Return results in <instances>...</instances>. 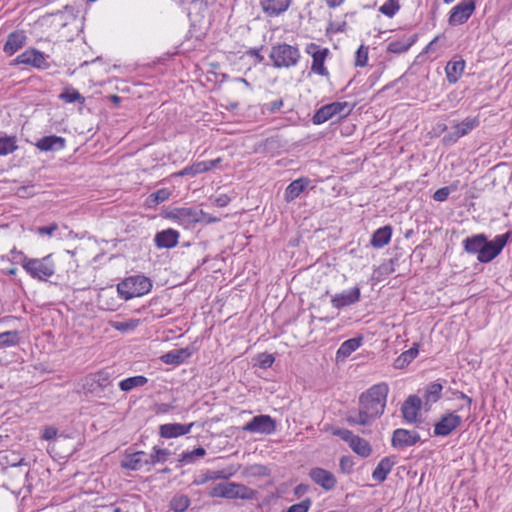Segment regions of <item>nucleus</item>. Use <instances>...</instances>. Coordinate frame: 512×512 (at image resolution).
I'll list each match as a JSON object with an SVG mask.
<instances>
[{"instance_id": "obj_62", "label": "nucleus", "mask_w": 512, "mask_h": 512, "mask_svg": "<svg viewBox=\"0 0 512 512\" xmlns=\"http://www.w3.org/2000/svg\"><path fill=\"white\" fill-rule=\"evenodd\" d=\"M57 435V430L54 427H46L43 431L42 438L51 440Z\"/></svg>"}, {"instance_id": "obj_39", "label": "nucleus", "mask_w": 512, "mask_h": 512, "mask_svg": "<svg viewBox=\"0 0 512 512\" xmlns=\"http://www.w3.org/2000/svg\"><path fill=\"white\" fill-rule=\"evenodd\" d=\"M20 343V333L10 330L0 333V348L17 346Z\"/></svg>"}, {"instance_id": "obj_26", "label": "nucleus", "mask_w": 512, "mask_h": 512, "mask_svg": "<svg viewBox=\"0 0 512 512\" xmlns=\"http://www.w3.org/2000/svg\"><path fill=\"white\" fill-rule=\"evenodd\" d=\"M66 140L63 137L50 135L39 139L36 143V147L40 151H58L65 147Z\"/></svg>"}, {"instance_id": "obj_49", "label": "nucleus", "mask_w": 512, "mask_h": 512, "mask_svg": "<svg viewBox=\"0 0 512 512\" xmlns=\"http://www.w3.org/2000/svg\"><path fill=\"white\" fill-rule=\"evenodd\" d=\"M83 389L88 393H99L100 386L97 385L94 374H90L84 380Z\"/></svg>"}, {"instance_id": "obj_43", "label": "nucleus", "mask_w": 512, "mask_h": 512, "mask_svg": "<svg viewBox=\"0 0 512 512\" xmlns=\"http://www.w3.org/2000/svg\"><path fill=\"white\" fill-rule=\"evenodd\" d=\"M171 196V192L167 188H162L157 190L156 192L150 194L146 199V204L148 207H155L158 204L166 201Z\"/></svg>"}, {"instance_id": "obj_19", "label": "nucleus", "mask_w": 512, "mask_h": 512, "mask_svg": "<svg viewBox=\"0 0 512 512\" xmlns=\"http://www.w3.org/2000/svg\"><path fill=\"white\" fill-rule=\"evenodd\" d=\"M194 423L187 425L180 423H167L159 427V435L162 438L171 439L182 435H186L191 431Z\"/></svg>"}, {"instance_id": "obj_13", "label": "nucleus", "mask_w": 512, "mask_h": 512, "mask_svg": "<svg viewBox=\"0 0 512 512\" xmlns=\"http://www.w3.org/2000/svg\"><path fill=\"white\" fill-rule=\"evenodd\" d=\"M475 10V0H462L452 8L448 22L451 26L464 24Z\"/></svg>"}, {"instance_id": "obj_64", "label": "nucleus", "mask_w": 512, "mask_h": 512, "mask_svg": "<svg viewBox=\"0 0 512 512\" xmlns=\"http://www.w3.org/2000/svg\"><path fill=\"white\" fill-rule=\"evenodd\" d=\"M345 0H325L326 5L331 8H337L344 3Z\"/></svg>"}, {"instance_id": "obj_46", "label": "nucleus", "mask_w": 512, "mask_h": 512, "mask_svg": "<svg viewBox=\"0 0 512 512\" xmlns=\"http://www.w3.org/2000/svg\"><path fill=\"white\" fill-rule=\"evenodd\" d=\"M206 454V450L203 447H197L192 451L184 452L181 455V461L186 463H192L197 457H203Z\"/></svg>"}, {"instance_id": "obj_59", "label": "nucleus", "mask_w": 512, "mask_h": 512, "mask_svg": "<svg viewBox=\"0 0 512 512\" xmlns=\"http://www.w3.org/2000/svg\"><path fill=\"white\" fill-rule=\"evenodd\" d=\"M282 106H283L282 99H278V100H275V101L265 104L266 110L269 111L270 113H275L276 111L280 110Z\"/></svg>"}, {"instance_id": "obj_1", "label": "nucleus", "mask_w": 512, "mask_h": 512, "mask_svg": "<svg viewBox=\"0 0 512 512\" xmlns=\"http://www.w3.org/2000/svg\"><path fill=\"white\" fill-rule=\"evenodd\" d=\"M389 387L386 383L375 384L359 397V409L348 412L350 425L367 426L380 417L385 409Z\"/></svg>"}, {"instance_id": "obj_16", "label": "nucleus", "mask_w": 512, "mask_h": 512, "mask_svg": "<svg viewBox=\"0 0 512 512\" xmlns=\"http://www.w3.org/2000/svg\"><path fill=\"white\" fill-rule=\"evenodd\" d=\"M420 441V435L413 430L398 428L393 432L391 444L394 448L413 446Z\"/></svg>"}, {"instance_id": "obj_27", "label": "nucleus", "mask_w": 512, "mask_h": 512, "mask_svg": "<svg viewBox=\"0 0 512 512\" xmlns=\"http://www.w3.org/2000/svg\"><path fill=\"white\" fill-rule=\"evenodd\" d=\"M291 4V0H260L263 11L269 16H278L285 12Z\"/></svg>"}, {"instance_id": "obj_47", "label": "nucleus", "mask_w": 512, "mask_h": 512, "mask_svg": "<svg viewBox=\"0 0 512 512\" xmlns=\"http://www.w3.org/2000/svg\"><path fill=\"white\" fill-rule=\"evenodd\" d=\"M139 324V320H128L123 322H112V327L120 332H127L130 330H134Z\"/></svg>"}, {"instance_id": "obj_28", "label": "nucleus", "mask_w": 512, "mask_h": 512, "mask_svg": "<svg viewBox=\"0 0 512 512\" xmlns=\"http://www.w3.org/2000/svg\"><path fill=\"white\" fill-rule=\"evenodd\" d=\"M310 179L306 177L298 178L292 181L285 189V200L287 202L294 201L309 186Z\"/></svg>"}, {"instance_id": "obj_50", "label": "nucleus", "mask_w": 512, "mask_h": 512, "mask_svg": "<svg viewBox=\"0 0 512 512\" xmlns=\"http://www.w3.org/2000/svg\"><path fill=\"white\" fill-rule=\"evenodd\" d=\"M462 136L458 132L454 126L452 127V131L444 135L442 138V142L444 145H452L455 144Z\"/></svg>"}, {"instance_id": "obj_7", "label": "nucleus", "mask_w": 512, "mask_h": 512, "mask_svg": "<svg viewBox=\"0 0 512 512\" xmlns=\"http://www.w3.org/2000/svg\"><path fill=\"white\" fill-rule=\"evenodd\" d=\"M510 238L511 232L496 235L493 240H488L486 237V241L483 243L482 252L479 255V262L489 263L495 259L502 252Z\"/></svg>"}, {"instance_id": "obj_55", "label": "nucleus", "mask_w": 512, "mask_h": 512, "mask_svg": "<svg viewBox=\"0 0 512 512\" xmlns=\"http://www.w3.org/2000/svg\"><path fill=\"white\" fill-rule=\"evenodd\" d=\"M334 435L340 437L342 440L347 442L348 444L351 443L352 439L355 437V435L348 429L338 428L333 432Z\"/></svg>"}, {"instance_id": "obj_57", "label": "nucleus", "mask_w": 512, "mask_h": 512, "mask_svg": "<svg viewBox=\"0 0 512 512\" xmlns=\"http://www.w3.org/2000/svg\"><path fill=\"white\" fill-rule=\"evenodd\" d=\"M340 469L344 473H350L353 467V461L350 457L343 456L339 463Z\"/></svg>"}, {"instance_id": "obj_21", "label": "nucleus", "mask_w": 512, "mask_h": 512, "mask_svg": "<svg viewBox=\"0 0 512 512\" xmlns=\"http://www.w3.org/2000/svg\"><path fill=\"white\" fill-rule=\"evenodd\" d=\"M27 36L24 31H14L7 36L3 51L11 56L20 50L26 43Z\"/></svg>"}, {"instance_id": "obj_58", "label": "nucleus", "mask_w": 512, "mask_h": 512, "mask_svg": "<svg viewBox=\"0 0 512 512\" xmlns=\"http://www.w3.org/2000/svg\"><path fill=\"white\" fill-rule=\"evenodd\" d=\"M58 229V225L56 223H52L49 226H41L37 228V233L39 235H53V233Z\"/></svg>"}, {"instance_id": "obj_31", "label": "nucleus", "mask_w": 512, "mask_h": 512, "mask_svg": "<svg viewBox=\"0 0 512 512\" xmlns=\"http://www.w3.org/2000/svg\"><path fill=\"white\" fill-rule=\"evenodd\" d=\"M416 35L411 37H404L400 40L391 41L387 46V51L394 54H401L409 50V48L415 43Z\"/></svg>"}, {"instance_id": "obj_53", "label": "nucleus", "mask_w": 512, "mask_h": 512, "mask_svg": "<svg viewBox=\"0 0 512 512\" xmlns=\"http://www.w3.org/2000/svg\"><path fill=\"white\" fill-rule=\"evenodd\" d=\"M198 223H203V224H212V223H216V222H219L220 221V218L218 217H215V216H212L208 213H206L205 211L203 210H198Z\"/></svg>"}, {"instance_id": "obj_63", "label": "nucleus", "mask_w": 512, "mask_h": 512, "mask_svg": "<svg viewBox=\"0 0 512 512\" xmlns=\"http://www.w3.org/2000/svg\"><path fill=\"white\" fill-rule=\"evenodd\" d=\"M345 27H346V22H342L341 24L330 23L329 27L327 28V32H329V31H332L335 33L344 32Z\"/></svg>"}, {"instance_id": "obj_3", "label": "nucleus", "mask_w": 512, "mask_h": 512, "mask_svg": "<svg viewBox=\"0 0 512 512\" xmlns=\"http://www.w3.org/2000/svg\"><path fill=\"white\" fill-rule=\"evenodd\" d=\"M300 57L298 47L287 43L273 45L269 54L273 67L277 69L295 67L299 63Z\"/></svg>"}, {"instance_id": "obj_17", "label": "nucleus", "mask_w": 512, "mask_h": 512, "mask_svg": "<svg viewBox=\"0 0 512 512\" xmlns=\"http://www.w3.org/2000/svg\"><path fill=\"white\" fill-rule=\"evenodd\" d=\"M179 237L177 230L168 228L155 234L154 243L158 249H171L178 245Z\"/></svg>"}, {"instance_id": "obj_6", "label": "nucleus", "mask_w": 512, "mask_h": 512, "mask_svg": "<svg viewBox=\"0 0 512 512\" xmlns=\"http://www.w3.org/2000/svg\"><path fill=\"white\" fill-rule=\"evenodd\" d=\"M352 109L353 107H350L348 102H332L320 107L314 113L312 122L316 125H320L337 115L346 117L351 113Z\"/></svg>"}, {"instance_id": "obj_23", "label": "nucleus", "mask_w": 512, "mask_h": 512, "mask_svg": "<svg viewBox=\"0 0 512 512\" xmlns=\"http://www.w3.org/2000/svg\"><path fill=\"white\" fill-rule=\"evenodd\" d=\"M148 465L147 454L144 451H136L125 456L122 467L137 471Z\"/></svg>"}, {"instance_id": "obj_60", "label": "nucleus", "mask_w": 512, "mask_h": 512, "mask_svg": "<svg viewBox=\"0 0 512 512\" xmlns=\"http://www.w3.org/2000/svg\"><path fill=\"white\" fill-rule=\"evenodd\" d=\"M10 255L12 256L11 261L17 264L22 265L23 257H27L22 251H17L16 248H13L10 251Z\"/></svg>"}, {"instance_id": "obj_56", "label": "nucleus", "mask_w": 512, "mask_h": 512, "mask_svg": "<svg viewBox=\"0 0 512 512\" xmlns=\"http://www.w3.org/2000/svg\"><path fill=\"white\" fill-rule=\"evenodd\" d=\"M275 358L272 354H261L259 356V366L263 369H267L272 366Z\"/></svg>"}, {"instance_id": "obj_22", "label": "nucleus", "mask_w": 512, "mask_h": 512, "mask_svg": "<svg viewBox=\"0 0 512 512\" xmlns=\"http://www.w3.org/2000/svg\"><path fill=\"white\" fill-rule=\"evenodd\" d=\"M465 66V61L460 57H454L452 60H450L445 67L447 81L450 84L457 83L464 72Z\"/></svg>"}, {"instance_id": "obj_34", "label": "nucleus", "mask_w": 512, "mask_h": 512, "mask_svg": "<svg viewBox=\"0 0 512 512\" xmlns=\"http://www.w3.org/2000/svg\"><path fill=\"white\" fill-rule=\"evenodd\" d=\"M17 149V137L8 136L0 132V156L11 154Z\"/></svg>"}, {"instance_id": "obj_11", "label": "nucleus", "mask_w": 512, "mask_h": 512, "mask_svg": "<svg viewBox=\"0 0 512 512\" xmlns=\"http://www.w3.org/2000/svg\"><path fill=\"white\" fill-rule=\"evenodd\" d=\"M462 424V418L454 412L445 413L435 423L434 436H448Z\"/></svg>"}, {"instance_id": "obj_33", "label": "nucleus", "mask_w": 512, "mask_h": 512, "mask_svg": "<svg viewBox=\"0 0 512 512\" xmlns=\"http://www.w3.org/2000/svg\"><path fill=\"white\" fill-rule=\"evenodd\" d=\"M361 342H362L361 337L351 338V339L344 341L340 345V347L337 351V357L338 358H340V357L346 358V357L350 356L354 351H356L360 347Z\"/></svg>"}, {"instance_id": "obj_41", "label": "nucleus", "mask_w": 512, "mask_h": 512, "mask_svg": "<svg viewBox=\"0 0 512 512\" xmlns=\"http://www.w3.org/2000/svg\"><path fill=\"white\" fill-rule=\"evenodd\" d=\"M479 124L480 121L477 117H466L460 123L455 124L454 128H456L460 135L463 137L469 134L475 128H477Z\"/></svg>"}, {"instance_id": "obj_18", "label": "nucleus", "mask_w": 512, "mask_h": 512, "mask_svg": "<svg viewBox=\"0 0 512 512\" xmlns=\"http://www.w3.org/2000/svg\"><path fill=\"white\" fill-rule=\"evenodd\" d=\"M422 401L417 395H410L403 403L401 412L403 418L409 423H415L417 414L421 409Z\"/></svg>"}, {"instance_id": "obj_30", "label": "nucleus", "mask_w": 512, "mask_h": 512, "mask_svg": "<svg viewBox=\"0 0 512 512\" xmlns=\"http://www.w3.org/2000/svg\"><path fill=\"white\" fill-rule=\"evenodd\" d=\"M392 236V227L389 225L378 228L371 237L370 244L374 248H382L387 245Z\"/></svg>"}, {"instance_id": "obj_5", "label": "nucleus", "mask_w": 512, "mask_h": 512, "mask_svg": "<svg viewBox=\"0 0 512 512\" xmlns=\"http://www.w3.org/2000/svg\"><path fill=\"white\" fill-rule=\"evenodd\" d=\"M212 496L227 499L253 500L256 498L257 491L239 483L224 482L217 484L211 493Z\"/></svg>"}, {"instance_id": "obj_24", "label": "nucleus", "mask_w": 512, "mask_h": 512, "mask_svg": "<svg viewBox=\"0 0 512 512\" xmlns=\"http://www.w3.org/2000/svg\"><path fill=\"white\" fill-rule=\"evenodd\" d=\"M484 241H486V235L482 233L466 237L462 241L463 249L468 254H476L477 260L479 261V255L482 252Z\"/></svg>"}, {"instance_id": "obj_40", "label": "nucleus", "mask_w": 512, "mask_h": 512, "mask_svg": "<svg viewBox=\"0 0 512 512\" xmlns=\"http://www.w3.org/2000/svg\"><path fill=\"white\" fill-rule=\"evenodd\" d=\"M114 372L111 368H105L94 373L97 385L100 386V391H104L108 386L111 385L114 379Z\"/></svg>"}, {"instance_id": "obj_32", "label": "nucleus", "mask_w": 512, "mask_h": 512, "mask_svg": "<svg viewBox=\"0 0 512 512\" xmlns=\"http://www.w3.org/2000/svg\"><path fill=\"white\" fill-rule=\"evenodd\" d=\"M350 448L358 454L359 456L363 458H367L372 453V447L369 444V442L357 435L352 439L351 443L349 444Z\"/></svg>"}, {"instance_id": "obj_10", "label": "nucleus", "mask_w": 512, "mask_h": 512, "mask_svg": "<svg viewBox=\"0 0 512 512\" xmlns=\"http://www.w3.org/2000/svg\"><path fill=\"white\" fill-rule=\"evenodd\" d=\"M277 423L270 415L254 416L243 426V430L249 433H258L264 435L273 434L276 431Z\"/></svg>"}, {"instance_id": "obj_15", "label": "nucleus", "mask_w": 512, "mask_h": 512, "mask_svg": "<svg viewBox=\"0 0 512 512\" xmlns=\"http://www.w3.org/2000/svg\"><path fill=\"white\" fill-rule=\"evenodd\" d=\"M361 291L358 286L349 290H344L331 297V304L336 309H342L346 306L353 305L360 301Z\"/></svg>"}, {"instance_id": "obj_37", "label": "nucleus", "mask_w": 512, "mask_h": 512, "mask_svg": "<svg viewBox=\"0 0 512 512\" xmlns=\"http://www.w3.org/2000/svg\"><path fill=\"white\" fill-rule=\"evenodd\" d=\"M59 99L65 103H79L83 105L85 103V97L82 96L78 90L69 86L64 88L62 93L59 95Z\"/></svg>"}, {"instance_id": "obj_48", "label": "nucleus", "mask_w": 512, "mask_h": 512, "mask_svg": "<svg viewBox=\"0 0 512 512\" xmlns=\"http://www.w3.org/2000/svg\"><path fill=\"white\" fill-rule=\"evenodd\" d=\"M368 62V48L361 45L356 51L355 66L364 67Z\"/></svg>"}, {"instance_id": "obj_54", "label": "nucleus", "mask_w": 512, "mask_h": 512, "mask_svg": "<svg viewBox=\"0 0 512 512\" xmlns=\"http://www.w3.org/2000/svg\"><path fill=\"white\" fill-rule=\"evenodd\" d=\"M264 49V46L255 47L247 50L246 54L250 57H253L255 59L256 64H260L264 61V56L261 54L262 50Z\"/></svg>"}, {"instance_id": "obj_8", "label": "nucleus", "mask_w": 512, "mask_h": 512, "mask_svg": "<svg viewBox=\"0 0 512 512\" xmlns=\"http://www.w3.org/2000/svg\"><path fill=\"white\" fill-rule=\"evenodd\" d=\"M48 55L37 50L36 48H28L19 54L11 63L12 65H28L39 70H46L50 67L48 63Z\"/></svg>"}, {"instance_id": "obj_14", "label": "nucleus", "mask_w": 512, "mask_h": 512, "mask_svg": "<svg viewBox=\"0 0 512 512\" xmlns=\"http://www.w3.org/2000/svg\"><path fill=\"white\" fill-rule=\"evenodd\" d=\"M309 477L311 480L320 486L325 491H332L337 485V479L335 475L320 467H314L309 471Z\"/></svg>"}, {"instance_id": "obj_52", "label": "nucleus", "mask_w": 512, "mask_h": 512, "mask_svg": "<svg viewBox=\"0 0 512 512\" xmlns=\"http://www.w3.org/2000/svg\"><path fill=\"white\" fill-rule=\"evenodd\" d=\"M451 193V188L448 186L439 188L433 194V199L438 202L446 201Z\"/></svg>"}, {"instance_id": "obj_51", "label": "nucleus", "mask_w": 512, "mask_h": 512, "mask_svg": "<svg viewBox=\"0 0 512 512\" xmlns=\"http://www.w3.org/2000/svg\"><path fill=\"white\" fill-rule=\"evenodd\" d=\"M311 505L310 499H304L300 503L294 504L288 508L287 512H308Z\"/></svg>"}, {"instance_id": "obj_9", "label": "nucleus", "mask_w": 512, "mask_h": 512, "mask_svg": "<svg viewBox=\"0 0 512 512\" xmlns=\"http://www.w3.org/2000/svg\"><path fill=\"white\" fill-rule=\"evenodd\" d=\"M305 52L312 57L311 71L324 77L329 76V71L325 67V60L329 55L328 48H322L316 43L306 45Z\"/></svg>"}, {"instance_id": "obj_25", "label": "nucleus", "mask_w": 512, "mask_h": 512, "mask_svg": "<svg viewBox=\"0 0 512 512\" xmlns=\"http://www.w3.org/2000/svg\"><path fill=\"white\" fill-rule=\"evenodd\" d=\"M192 350L188 347L171 350L161 356V361L168 365H179L190 358Z\"/></svg>"}, {"instance_id": "obj_12", "label": "nucleus", "mask_w": 512, "mask_h": 512, "mask_svg": "<svg viewBox=\"0 0 512 512\" xmlns=\"http://www.w3.org/2000/svg\"><path fill=\"white\" fill-rule=\"evenodd\" d=\"M198 209L193 207L174 208L167 214V218L177 222L184 228H190L198 223Z\"/></svg>"}, {"instance_id": "obj_35", "label": "nucleus", "mask_w": 512, "mask_h": 512, "mask_svg": "<svg viewBox=\"0 0 512 512\" xmlns=\"http://www.w3.org/2000/svg\"><path fill=\"white\" fill-rule=\"evenodd\" d=\"M148 379L145 376L137 375L126 378L119 382V388L124 392H129L136 387H142L146 385Z\"/></svg>"}, {"instance_id": "obj_44", "label": "nucleus", "mask_w": 512, "mask_h": 512, "mask_svg": "<svg viewBox=\"0 0 512 512\" xmlns=\"http://www.w3.org/2000/svg\"><path fill=\"white\" fill-rule=\"evenodd\" d=\"M190 505V499L186 495H179L172 498L170 508L174 512H184Z\"/></svg>"}, {"instance_id": "obj_61", "label": "nucleus", "mask_w": 512, "mask_h": 512, "mask_svg": "<svg viewBox=\"0 0 512 512\" xmlns=\"http://www.w3.org/2000/svg\"><path fill=\"white\" fill-rule=\"evenodd\" d=\"M230 198L226 194L219 195L215 198L214 204L217 207H225L229 204Z\"/></svg>"}, {"instance_id": "obj_42", "label": "nucleus", "mask_w": 512, "mask_h": 512, "mask_svg": "<svg viewBox=\"0 0 512 512\" xmlns=\"http://www.w3.org/2000/svg\"><path fill=\"white\" fill-rule=\"evenodd\" d=\"M170 455L171 452L169 450L154 446L152 453L147 454L148 465L153 466L157 463H164Z\"/></svg>"}, {"instance_id": "obj_29", "label": "nucleus", "mask_w": 512, "mask_h": 512, "mask_svg": "<svg viewBox=\"0 0 512 512\" xmlns=\"http://www.w3.org/2000/svg\"><path fill=\"white\" fill-rule=\"evenodd\" d=\"M395 464L396 461L394 457L382 458L376 468L373 470L372 478L378 483L384 482Z\"/></svg>"}, {"instance_id": "obj_4", "label": "nucleus", "mask_w": 512, "mask_h": 512, "mask_svg": "<svg viewBox=\"0 0 512 512\" xmlns=\"http://www.w3.org/2000/svg\"><path fill=\"white\" fill-rule=\"evenodd\" d=\"M22 267L28 275L39 281H46L55 274V263L51 255L43 258H22Z\"/></svg>"}, {"instance_id": "obj_20", "label": "nucleus", "mask_w": 512, "mask_h": 512, "mask_svg": "<svg viewBox=\"0 0 512 512\" xmlns=\"http://www.w3.org/2000/svg\"><path fill=\"white\" fill-rule=\"evenodd\" d=\"M221 162V159L209 160V161H200L197 163H193L190 166H186L182 170L177 173V176H191L194 177L200 173L210 171L211 169L217 167V165Z\"/></svg>"}, {"instance_id": "obj_38", "label": "nucleus", "mask_w": 512, "mask_h": 512, "mask_svg": "<svg viewBox=\"0 0 512 512\" xmlns=\"http://www.w3.org/2000/svg\"><path fill=\"white\" fill-rule=\"evenodd\" d=\"M443 390V386L438 382L430 383L424 394L425 403L432 404L437 402L441 398V393Z\"/></svg>"}, {"instance_id": "obj_45", "label": "nucleus", "mask_w": 512, "mask_h": 512, "mask_svg": "<svg viewBox=\"0 0 512 512\" xmlns=\"http://www.w3.org/2000/svg\"><path fill=\"white\" fill-rule=\"evenodd\" d=\"M400 10L399 0H387L380 6L379 12L383 15L392 18Z\"/></svg>"}, {"instance_id": "obj_36", "label": "nucleus", "mask_w": 512, "mask_h": 512, "mask_svg": "<svg viewBox=\"0 0 512 512\" xmlns=\"http://www.w3.org/2000/svg\"><path fill=\"white\" fill-rule=\"evenodd\" d=\"M419 353V345L414 343L413 346L401 353V355L395 360L396 368H403L408 365Z\"/></svg>"}, {"instance_id": "obj_2", "label": "nucleus", "mask_w": 512, "mask_h": 512, "mask_svg": "<svg viewBox=\"0 0 512 512\" xmlns=\"http://www.w3.org/2000/svg\"><path fill=\"white\" fill-rule=\"evenodd\" d=\"M152 289V281L144 275H133L117 284V292L124 300L140 297Z\"/></svg>"}]
</instances>
